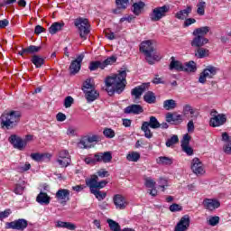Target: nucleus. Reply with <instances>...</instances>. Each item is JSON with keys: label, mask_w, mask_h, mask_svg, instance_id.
Wrapping results in <instances>:
<instances>
[{"label": "nucleus", "mask_w": 231, "mask_h": 231, "mask_svg": "<svg viewBox=\"0 0 231 231\" xmlns=\"http://www.w3.org/2000/svg\"><path fill=\"white\" fill-rule=\"evenodd\" d=\"M127 72L125 70H119L117 74L108 76L105 79L106 91L108 95H120L124 93L125 86H127Z\"/></svg>", "instance_id": "1"}, {"label": "nucleus", "mask_w": 231, "mask_h": 231, "mask_svg": "<svg viewBox=\"0 0 231 231\" xmlns=\"http://www.w3.org/2000/svg\"><path fill=\"white\" fill-rule=\"evenodd\" d=\"M21 122V112L15 110H5L0 116V124L3 129H14Z\"/></svg>", "instance_id": "2"}, {"label": "nucleus", "mask_w": 231, "mask_h": 231, "mask_svg": "<svg viewBox=\"0 0 231 231\" xmlns=\"http://www.w3.org/2000/svg\"><path fill=\"white\" fill-rule=\"evenodd\" d=\"M140 51L144 53L148 63L154 64V60H160L162 56L154 52V41H143L140 45Z\"/></svg>", "instance_id": "3"}, {"label": "nucleus", "mask_w": 231, "mask_h": 231, "mask_svg": "<svg viewBox=\"0 0 231 231\" xmlns=\"http://www.w3.org/2000/svg\"><path fill=\"white\" fill-rule=\"evenodd\" d=\"M75 26L78 28L79 32V37L86 41L88 39V35L91 32L89 30V22L86 18H78L74 22Z\"/></svg>", "instance_id": "4"}, {"label": "nucleus", "mask_w": 231, "mask_h": 231, "mask_svg": "<svg viewBox=\"0 0 231 231\" xmlns=\"http://www.w3.org/2000/svg\"><path fill=\"white\" fill-rule=\"evenodd\" d=\"M171 10V6L169 5H162L158 6L152 9V13L150 14V19L153 23H156L158 21H162L163 17H167V14H169Z\"/></svg>", "instance_id": "5"}, {"label": "nucleus", "mask_w": 231, "mask_h": 231, "mask_svg": "<svg viewBox=\"0 0 231 231\" xmlns=\"http://www.w3.org/2000/svg\"><path fill=\"white\" fill-rule=\"evenodd\" d=\"M211 118L209 120V125L211 127H220L226 122V116L224 114H218L217 111L212 110L210 112Z\"/></svg>", "instance_id": "6"}, {"label": "nucleus", "mask_w": 231, "mask_h": 231, "mask_svg": "<svg viewBox=\"0 0 231 231\" xmlns=\"http://www.w3.org/2000/svg\"><path fill=\"white\" fill-rule=\"evenodd\" d=\"M217 74V68L209 65L207 68L203 69V71L200 73L199 77V82L200 84H206L207 79H212L213 77H216Z\"/></svg>", "instance_id": "7"}, {"label": "nucleus", "mask_w": 231, "mask_h": 231, "mask_svg": "<svg viewBox=\"0 0 231 231\" xmlns=\"http://www.w3.org/2000/svg\"><path fill=\"white\" fill-rule=\"evenodd\" d=\"M5 228L12 230H25V228H28V220L19 218L12 222H7L5 224Z\"/></svg>", "instance_id": "8"}, {"label": "nucleus", "mask_w": 231, "mask_h": 231, "mask_svg": "<svg viewBox=\"0 0 231 231\" xmlns=\"http://www.w3.org/2000/svg\"><path fill=\"white\" fill-rule=\"evenodd\" d=\"M86 184L88 185V187H89L90 189L98 190V189H104V187L107 185V181L101 180L98 182V176L92 175L90 179L86 180Z\"/></svg>", "instance_id": "9"}, {"label": "nucleus", "mask_w": 231, "mask_h": 231, "mask_svg": "<svg viewBox=\"0 0 231 231\" xmlns=\"http://www.w3.org/2000/svg\"><path fill=\"white\" fill-rule=\"evenodd\" d=\"M190 169L193 174H196V176H203V174H205V166L203 165V162H201V161L197 157L192 159Z\"/></svg>", "instance_id": "10"}, {"label": "nucleus", "mask_w": 231, "mask_h": 231, "mask_svg": "<svg viewBox=\"0 0 231 231\" xmlns=\"http://www.w3.org/2000/svg\"><path fill=\"white\" fill-rule=\"evenodd\" d=\"M113 203L116 210H125V208H127V205H129L127 199H125L122 194L114 195Z\"/></svg>", "instance_id": "11"}, {"label": "nucleus", "mask_w": 231, "mask_h": 231, "mask_svg": "<svg viewBox=\"0 0 231 231\" xmlns=\"http://www.w3.org/2000/svg\"><path fill=\"white\" fill-rule=\"evenodd\" d=\"M180 143L183 152L188 156H192V154H194V150L190 147V135H189V134H184Z\"/></svg>", "instance_id": "12"}, {"label": "nucleus", "mask_w": 231, "mask_h": 231, "mask_svg": "<svg viewBox=\"0 0 231 231\" xmlns=\"http://www.w3.org/2000/svg\"><path fill=\"white\" fill-rule=\"evenodd\" d=\"M9 142L12 143L13 147H14V149H18V151H24V148L26 147V142L24 139L16 134H12L9 137Z\"/></svg>", "instance_id": "13"}, {"label": "nucleus", "mask_w": 231, "mask_h": 231, "mask_svg": "<svg viewBox=\"0 0 231 231\" xmlns=\"http://www.w3.org/2000/svg\"><path fill=\"white\" fill-rule=\"evenodd\" d=\"M82 60H84V54H79L76 60H72L69 66L71 75H77L82 67Z\"/></svg>", "instance_id": "14"}, {"label": "nucleus", "mask_w": 231, "mask_h": 231, "mask_svg": "<svg viewBox=\"0 0 231 231\" xmlns=\"http://www.w3.org/2000/svg\"><path fill=\"white\" fill-rule=\"evenodd\" d=\"M189 226H190V217H189V215H185L177 223L174 231H187Z\"/></svg>", "instance_id": "15"}, {"label": "nucleus", "mask_w": 231, "mask_h": 231, "mask_svg": "<svg viewBox=\"0 0 231 231\" xmlns=\"http://www.w3.org/2000/svg\"><path fill=\"white\" fill-rule=\"evenodd\" d=\"M149 86H151L150 83H143L142 85L135 87L131 91L132 97H134V98L138 100V98H140V97L149 89Z\"/></svg>", "instance_id": "16"}, {"label": "nucleus", "mask_w": 231, "mask_h": 231, "mask_svg": "<svg viewBox=\"0 0 231 231\" xmlns=\"http://www.w3.org/2000/svg\"><path fill=\"white\" fill-rule=\"evenodd\" d=\"M202 205L207 210L210 211L216 210V208H219L221 207V203L216 199H205Z\"/></svg>", "instance_id": "17"}, {"label": "nucleus", "mask_w": 231, "mask_h": 231, "mask_svg": "<svg viewBox=\"0 0 231 231\" xmlns=\"http://www.w3.org/2000/svg\"><path fill=\"white\" fill-rule=\"evenodd\" d=\"M113 160V153L111 152L96 153V161L97 163H111Z\"/></svg>", "instance_id": "18"}, {"label": "nucleus", "mask_w": 231, "mask_h": 231, "mask_svg": "<svg viewBox=\"0 0 231 231\" xmlns=\"http://www.w3.org/2000/svg\"><path fill=\"white\" fill-rule=\"evenodd\" d=\"M57 201H60L62 204L68 203L69 199V190L66 189H60L55 195Z\"/></svg>", "instance_id": "19"}, {"label": "nucleus", "mask_w": 231, "mask_h": 231, "mask_svg": "<svg viewBox=\"0 0 231 231\" xmlns=\"http://www.w3.org/2000/svg\"><path fill=\"white\" fill-rule=\"evenodd\" d=\"M125 115H140L143 113V107L140 105H130L124 109Z\"/></svg>", "instance_id": "20"}, {"label": "nucleus", "mask_w": 231, "mask_h": 231, "mask_svg": "<svg viewBox=\"0 0 231 231\" xmlns=\"http://www.w3.org/2000/svg\"><path fill=\"white\" fill-rule=\"evenodd\" d=\"M190 44L193 48H201L205 46V44H208V39L203 36H195Z\"/></svg>", "instance_id": "21"}, {"label": "nucleus", "mask_w": 231, "mask_h": 231, "mask_svg": "<svg viewBox=\"0 0 231 231\" xmlns=\"http://www.w3.org/2000/svg\"><path fill=\"white\" fill-rule=\"evenodd\" d=\"M31 158L34 162H50L51 160V153H31Z\"/></svg>", "instance_id": "22"}, {"label": "nucleus", "mask_w": 231, "mask_h": 231, "mask_svg": "<svg viewBox=\"0 0 231 231\" xmlns=\"http://www.w3.org/2000/svg\"><path fill=\"white\" fill-rule=\"evenodd\" d=\"M36 201L40 205H50V201H51V198L48 196V193L41 191L36 197Z\"/></svg>", "instance_id": "23"}, {"label": "nucleus", "mask_w": 231, "mask_h": 231, "mask_svg": "<svg viewBox=\"0 0 231 231\" xmlns=\"http://www.w3.org/2000/svg\"><path fill=\"white\" fill-rule=\"evenodd\" d=\"M143 8H145V3L139 1L135 2L132 5V12L134 15H140L142 12H143Z\"/></svg>", "instance_id": "24"}, {"label": "nucleus", "mask_w": 231, "mask_h": 231, "mask_svg": "<svg viewBox=\"0 0 231 231\" xmlns=\"http://www.w3.org/2000/svg\"><path fill=\"white\" fill-rule=\"evenodd\" d=\"M192 13V6L188 5L186 9L180 10L178 13H176L175 17L176 19H180V21H183L184 19H187L189 17V14Z\"/></svg>", "instance_id": "25"}, {"label": "nucleus", "mask_w": 231, "mask_h": 231, "mask_svg": "<svg viewBox=\"0 0 231 231\" xmlns=\"http://www.w3.org/2000/svg\"><path fill=\"white\" fill-rule=\"evenodd\" d=\"M170 69H175V71H184L185 66L181 61L174 60V57H171V61L170 63Z\"/></svg>", "instance_id": "26"}, {"label": "nucleus", "mask_w": 231, "mask_h": 231, "mask_svg": "<svg viewBox=\"0 0 231 231\" xmlns=\"http://www.w3.org/2000/svg\"><path fill=\"white\" fill-rule=\"evenodd\" d=\"M84 94H85L87 102L88 103L95 102V100H97V98L100 97V94L98 93V91H97V89L88 90V92H84Z\"/></svg>", "instance_id": "27"}, {"label": "nucleus", "mask_w": 231, "mask_h": 231, "mask_svg": "<svg viewBox=\"0 0 231 231\" xmlns=\"http://www.w3.org/2000/svg\"><path fill=\"white\" fill-rule=\"evenodd\" d=\"M56 228H67V230H75L77 226L71 222L56 221Z\"/></svg>", "instance_id": "28"}, {"label": "nucleus", "mask_w": 231, "mask_h": 231, "mask_svg": "<svg viewBox=\"0 0 231 231\" xmlns=\"http://www.w3.org/2000/svg\"><path fill=\"white\" fill-rule=\"evenodd\" d=\"M208 32H210V27L203 26V27L195 29L192 32V35L199 36V37H205V35H207Z\"/></svg>", "instance_id": "29"}, {"label": "nucleus", "mask_w": 231, "mask_h": 231, "mask_svg": "<svg viewBox=\"0 0 231 231\" xmlns=\"http://www.w3.org/2000/svg\"><path fill=\"white\" fill-rule=\"evenodd\" d=\"M143 124H147V126L151 127V129H160V121H158L156 116H150L149 122L144 121Z\"/></svg>", "instance_id": "30"}, {"label": "nucleus", "mask_w": 231, "mask_h": 231, "mask_svg": "<svg viewBox=\"0 0 231 231\" xmlns=\"http://www.w3.org/2000/svg\"><path fill=\"white\" fill-rule=\"evenodd\" d=\"M62 28H64V23L56 22L51 25V27L49 28V32L51 33V35H55V33H57V32H60Z\"/></svg>", "instance_id": "31"}, {"label": "nucleus", "mask_w": 231, "mask_h": 231, "mask_svg": "<svg viewBox=\"0 0 231 231\" xmlns=\"http://www.w3.org/2000/svg\"><path fill=\"white\" fill-rule=\"evenodd\" d=\"M178 107V104L174 99H168L163 101V108L166 111H172V109H176Z\"/></svg>", "instance_id": "32"}, {"label": "nucleus", "mask_w": 231, "mask_h": 231, "mask_svg": "<svg viewBox=\"0 0 231 231\" xmlns=\"http://www.w3.org/2000/svg\"><path fill=\"white\" fill-rule=\"evenodd\" d=\"M83 93L88 91L95 90V83H93V79L89 78L83 83Z\"/></svg>", "instance_id": "33"}, {"label": "nucleus", "mask_w": 231, "mask_h": 231, "mask_svg": "<svg viewBox=\"0 0 231 231\" xmlns=\"http://www.w3.org/2000/svg\"><path fill=\"white\" fill-rule=\"evenodd\" d=\"M198 67L193 60L184 63V71H187L188 73H196Z\"/></svg>", "instance_id": "34"}, {"label": "nucleus", "mask_w": 231, "mask_h": 231, "mask_svg": "<svg viewBox=\"0 0 231 231\" xmlns=\"http://www.w3.org/2000/svg\"><path fill=\"white\" fill-rule=\"evenodd\" d=\"M143 100L147 104H156V95L152 91H148L144 94Z\"/></svg>", "instance_id": "35"}, {"label": "nucleus", "mask_w": 231, "mask_h": 231, "mask_svg": "<svg viewBox=\"0 0 231 231\" xmlns=\"http://www.w3.org/2000/svg\"><path fill=\"white\" fill-rule=\"evenodd\" d=\"M90 192L95 195L98 201H104L107 198V192L100 191V189H90Z\"/></svg>", "instance_id": "36"}, {"label": "nucleus", "mask_w": 231, "mask_h": 231, "mask_svg": "<svg viewBox=\"0 0 231 231\" xmlns=\"http://www.w3.org/2000/svg\"><path fill=\"white\" fill-rule=\"evenodd\" d=\"M158 165H172L173 160L171 157L161 156L156 159Z\"/></svg>", "instance_id": "37"}, {"label": "nucleus", "mask_w": 231, "mask_h": 231, "mask_svg": "<svg viewBox=\"0 0 231 231\" xmlns=\"http://www.w3.org/2000/svg\"><path fill=\"white\" fill-rule=\"evenodd\" d=\"M78 147L79 149H91L93 145H90L89 142L88 141V138L85 135L81 137V139L78 143Z\"/></svg>", "instance_id": "38"}, {"label": "nucleus", "mask_w": 231, "mask_h": 231, "mask_svg": "<svg viewBox=\"0 0 231 231\" xmlns=\"http://www.w3.org/2000/svg\"><path fill=\"white\" fill-rule=\"evenodd\" d=\"M31 60L35 68H41L44 64V59L39 55H33Z\"/></svg>", "instance_id": "39"}, {"label": "nucleus", "mask_w": 231, "mask_h": 231, "mask_svg": "<svg viewBox=\"0 0 231 231\" xmlns=\"http://www.w3.org/2000/svg\"><path fill=\"white\" fill-rule=\"evenodd\" d=\"M183 115H187L189 113L191 115V118H198V114H196V110L190 106V105H185L183 106Z\"/></svg>", "instance_id": "40"}, {"label": "nucleus", "mask_w": 231, "mask_h": 231, "mask_svg": "<svg viewBox=\"0 0 231 231\" xmlns=\"http://www.w3.org/2000/svg\"><path fill=\"white\" fill-rule=\"evenodd\" d=\"M205 8H207V3L203 0L199 1L197 5V14L198 15H205Z\"/></svg>", "instance_id": "41"}, {"label": "nucleus", "mask_w": 231, "mask_h": 231, "mask_svg": "<svg viewBox=\"0 0 231 231\" xmlns=\"http://www.w3.org/2000/svg\"><path fill=\"white\" fill-rule=\"evenodd\" d=\"M126 160H127V162H138V160H140V152H130L126 155Z\"/></svg>", "instance_id": "42"}, {"label": "nucleus", "mask_w": 231, "mask_h": 231, "mask_svg": "<svg viewBox=\"0 0 231 231\" xmlns=\"http://www.w3.org/2000/svg\"><path fill=\"white\" fill-rule=\"evenodd\" d=\"M115 62H116V57L115 56L108 57L104 61H101L102 69H105L106 68H107V66H111V64H115Z\"/></svg>", "instance_id": "43"}, {"label": "nucleus", "mask_w": 231, "mask_h": 231, "mask_svg": "<svg viewBox=\"0 0 231 231\" xmlns=\"http://www.w3.org/2000/svg\"><path fill=\"white\" fill-rule=\"evenodd\" d=\"M106 223L108 224L110 230L112 231H122L120 228V224L113 219H107Z\"/></svg>", "instance_id": "44"}, {"label": "nucleus", "mask_w": 231, "mask_h": 231, "mask_svg": "<svg viewBox=\"0 0 231 231\" xmlns=\"http://www.w3.org/2000/svg\"><path fill=\"white\" fill-rule=\"evenodd\" d=\"M117 10H126L129 6V0H116Z\"/></svg>", "instance_id": "45"}, {"label": "nucleus", "mask_w": 231, "mask_h": 231, "mask_svg": "<svg viewBox=\"0 0 231 231\" xmlns=\"http://www.w3.org/2000/svg\"><path fill=\"white\" fill-rule=\"evenodd\" d=\"M141 131H143L145 138L151 139L152 138V132L151 128L147 125V124H143L141 126Z\"/></svg>", "instance_id": "46"}, {"label": "nucleus", "mask_w": 231, "mask_h": 231, "mask_svg": "<svg viewBox=\"0 0 231 231\" xmlns=\"http://www.w3.org/2000/svg\"><path fill=\"white\" fill-rule=\"evenodd\" d=\"M195 55L198 59H204V57H208V50L199 47Z\"/></svg>", "instance_id": "47"}, {"label": "nucleus", "mask_w": 231, "mask_h": 231, "mask_svg": "<svg viewBox=\"0 0 231 231\" xmlns=\"http://www.w3.org/2000/svg\"><path fill=\"white\" fill-rule=\"evenodd\" d=\"M98 68L102 69V61H91L88 69H90V71H97Z\"/></svg>", "instance_id": "48"}, {"label": "nucleus", "mask_w": 231, "mask_h": 231, "mask_svg": "<svg viewBox=\"0 0 231 231\" xmlns=\"http://www.w3.org/2000/svg\"><path fill=\"white\" fill-rule=\"evenodd\" d=\"M56 162L60 167L66 168L71 163V159H57Z\"/></svg>", "instance_id": "49"}, {"label": "nucleus", "mask_w": 231, "mask_h": 231, "mask_svg": "<svg viewBox=\"0 0 231 231\" xmlns=\"http://www.w3.org/2000/svg\"><path fill=\"white\" fill-rule=\"evenodd\" d=\"M178 142H180L178 135H173L166 141V147H172V145H176Z\"/></svg>", "instance_id": "50"}, {"label": "nucleus", "mask_w": 231, "mask_h": 231, "mask_svg": "<svg viewBox=\"0 0 231 231\" xmlns=\"http://www.w3.org/2000/svg\"><path fill=\"white\" fill-rule=\"evenodd\" d=\"M144 185L147 189H154L156 187V181L152 178L148 177L144 179Z\"/></svg>", "instance_id": "51"}, {"label": "nucleus", "mask_w": 231, "mask_h": 231, "mask_svg": "<svg viewBox=\"0 0 231 231\" xmlns=\"http://www.w3.org/2000/svg\"><path fill=\"white\" fill-rule=\"evenodd\" d=\"M58 159L61 160H71V155L68 150H61L58 154Z\"/></svg>", "instance_id": "52"}, {"label": "nucleus", "mask_w": 231, "mask_h": 231, "mask_svg": "<svg viewBox=\"0 0 231 231\" xmlns=\"http://www.w3.org/2000/svg\"><path fill=\"white\" fill-rule=\"evenodd\" d=\"M41 51V47H38L35 45H31V46L25 48V51H27V55L38 53V51Z\"/></svg>", "instance_id": "53"}, {"label": "nucleus", "mask_w": 231, "mask_h": 231, "mask_svg": "<svg viewBox=\"0 0 231 231\" xmlns=\"http://www.w3.org/2000/svg\"><path fill=\"white\" fill-rule=\"evenodd\" d=\"M103 134L104 136H106V138H115L116 136V133L113 129L111 128H105L103 131Z\"/></svg>", "instance_id": "54"}, {"label": "nucleus", "mask_w": 231, "mask_h": 231, "mask_svg": "<svg viewBox=\"0 0 231 231\" xmlns=\"http://www.w3.org/2000/svg\"><path fill=\"white\" fill-rule=\"evenodd\" d=\"M85 163H87V165H95V163H97L96 153L94 156L85 158Z\"/></svg>", "instance_id": "55"}, {"label": "nucleus", "mask_w": 231, "mask_h": 231, "mask_svg": "<svg viewBox=\"0 0 231 231\" xmlns=\"http://www.w3.org/2000/svg\"><path fill=\"white\" fill-rule=\"evenodd\" d=\"M87 138L88 143L90 145H93V143H97L98 142V135L93 134V135H85Z\"/></svg>", "instance_id": "56"}, {"label": "nucleus", "mask_w": 231, "mask_h": 231, "mask_svg": "<svg viewBox=\"0 0 231 231\" xmlns=\"http://www.w3.org/2000/svg\"><path fill=\"white\" fill-rule=\"evenodd\" d=\"M208 224L210 225V226H216V225L219 224V217H210L208 220Z\"/></svg>", "instance_id": "57"}, {"label": "nucleus", "mask_w": 231, "mask_h": 231, "mask_svg": "<svg viewBox=\"0 0 231 231\" xmlns=\"http://www.w3.org/2000/svg\"><path fill=\"white\" fill-rule=\"evenodd\" d=\"M159 187L162 189V192L165 190V187H169V181L166 179L160 178L159 179Z\"/></svg>", "instance_id": "58"}, {"label": "nucleus", "mask_w": 231, "mask_h": 231, "mask_svg": "<svg viewBox=\"0 0 231 231\" xmlns=\"http://www.w3.org/2000/svg\"><path fill=\"white\" fill-rule=\"evenodd\" d=\"M73 102H75V100L71 97V96H68L64 100V107H70L73 106Z\"/></svg>", "instance_id": "59"}, {"label": "nucleus", "mask_w": 231, "mask_h": 231, "mask_svg": "<svg viewBox=\"0 0 231 231\" xmlns=\"http://www.w3.org/2000/svg\"><path fill=\"white\" fill-rule=\"evenodd\" d=\"M14 192L18 194L19 196L23 195V192H24V186L17 184L14 188Z\"/></svg>", "instance_id": "60"}, {"label": "nucleus", "mask_w": 231, "mask_h": 231, "mask_svg": "<svg viewBox=\"0 0 231 231\" xmlns=\"http://www.w3.org/2000/svg\"><path fill=\"white\" fill-rule=\"evenodd\" d=\"M12 214V210L5 209V211L0 212V219L3 221V219H6Z\"/></svg>", "instance_id": "61"}, {"label": "nucleus", "mask_w": 231, "mask_h": 231, "mask_svg": "<svg viewBox=\"0 0 231 231\" xmlns=\"http://www.w3.org/2000/svg\"><path fill=\"white\" fill-rule=\"evenodd\" d=\"M181 209L182 208L179 204H172L170 206L171 212H180Z\"/></svg>", "instance_id": "62"}, {"label": "nucleus", "mask_w": 231, "mask_h": 231, "mask_svg": "<svg viewBox=\"0 0 231 231\" xmlns=\"http://www.w3.org/2000/svg\"><path fill=\"white\" fill-rule=\"evenodd\" d=\"M196 19L194 18H187L184 22V27L187 28L190 26L191 24H195Z\"/></svg>", "instance_id": "63"}, {"label": "nucleus", "mask_w": 231, "mask_h": 231, "mask_svg": "<svg viewBox=\"0 0 231 231\" xmlns=\"http://www.w3.org/2000/svg\"><path fill=\"white\" fill-rule=\"evenodd\" d=\"M224 152H226V154H231V141L226 143Z\"/></svg>", "instance_id": "64"}]
</instances>
